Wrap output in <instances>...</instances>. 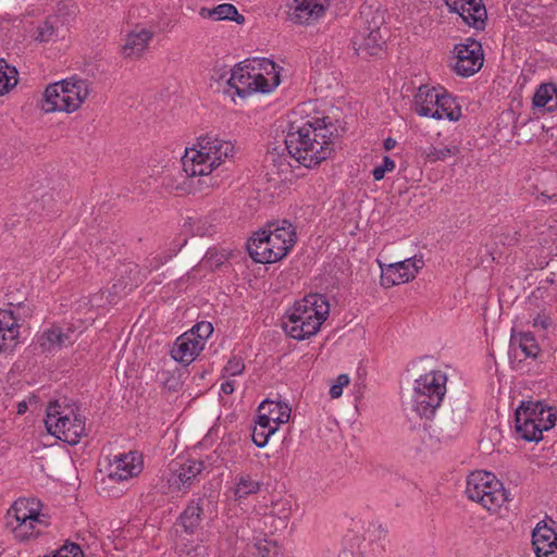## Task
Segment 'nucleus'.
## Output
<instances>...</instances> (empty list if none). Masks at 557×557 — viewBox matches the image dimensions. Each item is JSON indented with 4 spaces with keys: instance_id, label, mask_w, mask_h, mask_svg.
<instances>
[{
    "instance_id": "nucleus-19",
    "label": "nucleus",
    "mask_w": 557,
    "mask_h": 557,
    "mask_svg": "<svg viewBox=\"0 0 557 557\" xmlns=\"http://www.w3.org/2000/svg\"><path fill=\"white\" fill-rule=\"evenodd\" d=\"M205 469L201 460H186L183 463H175L171 468V475L168 479L170 486L176 491L188 488L197 476Z\"/></svg>"
},
{
    "instance_id": "nucleus-9",
    "label": "nucleus",
    "mask_w": 557,
    "mask_h": 557,
    "mask_svg": "<svg viewBox=\"0 0 557 557\" xmlns=\"http://www.w3.org/2000/svg\"><path fill=\"white\" fill-rule=\"evenodd\" d=\"M446 374L431 371L416 381L410 408L421 418H431L440 407L446 393Z\"/></svg>"
},
{
    "instance_id": "nucleus-39",
    "label": "nucleus",
    "mask_w": 557,
    "mask_h": 557,
    "mask_svg": "<svg viewBox=\"0 0 557 557\" xmlns=\"http://www.w3.org/2000/svg\"><path fill=\"white\" fill-rule=\"evenodd\" d=\"M350 377L348 374H339L333 384L330 386V396L332 399H337L342 396L344 387L348 386Z\"/></svg>"
},
{
    "instance_id": "nucleus-36",
    "label": "nucleus",
    "mask_w": 557,
    "mask_h": 557,
    "mask_svg": "<svg viewBox=\"0 0 557 557\" xmlns=\"http://www.w3.org/2000/svg\"><path fill=\"white\" fill-rule=\"evenodd\" d=\"M459 153V147L458 146H448V147H430L428 150L424 151L425 159L429 162H437V161H444L449 157L456 156Z\"/></svg>"
},
{
    "instance_id": "nucleus-21",
    "label": "nucleus",
    "mask_w": 557,
    "mask_h": 557,
    "mask_svg": "<svg viewBox=\"0 0 557 557\" xmlns=\"http://www.w3.org/2000/svg\"><path fill=\"white\" fill-rule=\"evenodd\" d=\"M381 30L379 27L359 32L352 39V46L356 53L362 58L379 55L384 46Z\"/></svg>"
},
{
    "instance_id": "nucleus-33",
    "label": "nucleus",
    "mask_w": 557,
    "mask_h": 557,
    "mask_svg": "<svg viewBox=\"0 0 557 557\" xmlns=\"http://www.w3.org/2000/svg\"><path fill=\"white\" fill-rule=\"evenodd\" d=\"M203 499L191 502L181 515V523L187 533H194L200 523Z\"/></svg>"
},
{
    "instance_id": "nucleus-17",
    "label": "nucleus",
    "mask_w": 557,
    "mask_h": 557,
    "mask_svg": "<svg viewBox=\"0 0 557 557\" xmlns=\"http://www.w3.org/2000/svg\"><path fill=\"white\" fill-rule=\"evenodd\" d=\"M539 405H520L516 410V430L528 442L542 440V430L537 420Z\"/></svg>"
},
{
    "instance_id": "nucleus-20",
    "label": "nucleus",
    "mask_w": 557,
    "mask_h": 557,
    "mask_svg": "<svg viewBox=\"0 0 557 557\" xmlns=\"http://www.w3.org/2000/svg\"><path fill=\"white\" fill-rule=\"evenodd\" d=\"M154 36L152 29L136 26L125 37V42L121 48L124 59H140L147 51L150 41Z\"/></svg>"
},
{
    "instance_id": "nucleus-46",
    "label": "nucleus",
    "mask_w": 557,
    "mask_h": 557,
    "mask_svg": "<svg viewBox=\"0 0 557 557\" xmlns=\"http://www.w3.org/2000/svg\"><path fill=\"white\" fill-rule=\"evenodd\" d=\"M221 392L226 395L232 394L234 392V381L226 379V381L221 384Z\"/></svg>"
},
{
    "instance_id": "nucleus-11",
    "label": "nucleus",
    "mask_w": 557,
    "mask_h": 557,
    "mask_svg": "<svg viewBox=\"0 0 557 557\" xmlns=\"http://www.w3.org/2000/svg\"><path fill=\"white\" fill-rule=\"evenodd\" d=\"M467 496L480 503L488 511H496L507 500L503 484L487 471H474L467 479Z\"/></svg>"
},
{
    "instance_id": "nucleus-8",
    "label": "nucleus",
    "mask_w": 557,
    "mask_h": 557,
    "mask_svg": "<svg viewBox=\"0 0 557 557\" xmlns=\"http://www.w3.org/2000/svg\"><path fill=\"white\" fill-rule=\"evenodd\" d=\"M413 110L420 116L435 120L458 121L461 116L455 99L443 87L428 85L420 86L414 95Z\"/></svg>"
},
{
    "instance_id": "nucleus-51",
    "label": "nucleus",
    "mask_w": 557,
    "mask_h": 557,
    "mask_svg": "<svg viewBox=\"0 0 557 557\" xmlns=\"http://www.w3.org/2000/svg\"><path fill=\"white\" fill-rule=\"evenodd\" d=\"M536 405H539V407H537V412H539L540 408L543 407V406L541 404H539V403ZM537 418H543V420H546V416H541L539 413H537Z\"/></svg>"
},
{
    "instance_id": "nucleus-50",
    "label": "nucleus",
    "mask_w": 557,
    "mask_h": 557,
    "mask_svg": "<svg viewBox=\"0 0 557 557\" xmlns=\"http://www.w3.org/2000/svg\"><path fill=\"white\" fill-rule=\"evenodd\" d=\"M549 199V196H547L546 194H541V196L537 197V200L543 202V203H546V201Z\"/></svg>"
},
{
    "instance_id": "nucleus-25",
    "label": "nucleus",
    "mask_w": 557,
    "mask_h": 557,
    "mask_svg": "<svg viewBox=\"0 0 557 557\" xmlns=\"http://www.w3.org/2000/svg\"><path fill=\"white\" fill-rule=\"evenodd\" d=\"M338 557H374L373 544L359 535L347 534Z\"/></svg>"
},
{
    "instance_id": "nucleus-12",
    "label": "nucleus",
    "mask_w": 557,
    "mask_h": 557,
    "mask_svg": "<svg viewBox=\"0 0 557 557\" xmlns=\"http://www.w3.org/2000/svg\"><path fill=\"white\" fill-rule=\"evenodd\" d=\"M451 54V70L461 77L474 75L484 63L482 45L473 38H467L463 42L455 45Z\"/></svg>"
},
{
    "instance_id": "nucleus-44",
    "label": "nucleus",
    "mask_w": 557,
    "mask_h": 557,
    "mask_svg": "<svg viewBox=\"0 0 557 557\" xmlns=\"http://www.w3.org/2000/svg\"><path fill=\"white\" fill-rule=\"evenodd\" d=\"M267 161L277 166L278 172L285 173L289 171L290 164L286 162V158L278 156L275 152H269Z\"/></svg>"
},
{
    "instance_id": "nucleus-29",
    "label": "nucleus",
    "mask_w": 557,
    "mask_h": 557,
    "mask_svg": "<svg viewBox=\"0 0 557 557\" xmlns=\"http://www.w3.org/2000/svg\"><path fill=\"white\" fill-rule=\"evenodd\" d=\"M199 14L205 18H212L213 21L230 20L235 21L238 24H242L245 21V17L240 15L235 5L231 3L219 4L213 9L201 8Z\"/></svg>"
},
{
    "instance_id": "nucleus-38",
    "label": "nucleus",
    "mask_w": 557,
    "mask_h": 557,
    "mask_svg": "<svg viewBox=\"0 0 557 557\" xmlns=\"http://www.w3.org/2000/svg\"><path fill=\"white\" fill-rule=\"evenodd\" d=\"M212 332H213L212 324L207 321H201V322L197 323L187 333H194V336H196V341L202 342V348H203L206 339L212 334Z\"/></svg>"
},
{
    "instance_id": "nucleus-43",
    "label": "nucleus",
    "mask_w": 557,
    "mask_h": 557,
    "mask_svg": "<svg viewBox=\"0 0 557 557\" xmlns=\"http://www.w3.org/2000/svg\"><path fill=\"white\" fill-rule=\"evenodd\" d=\"M539 414L546 416V420H543V418H537L539 425H540L542 432L547 431L555 425L557 417L554 412H552L550 409H545L544 407H541Z\"/></svg>"
},
{
    "instance_id": "nucleus-37",
    "label": "nucleus",
    "mask_w": 557,
    "mask_h": 557,
    "mask_svg": "<svg viewBox=\"0 0 557 557\" xmlns=\"http://www.w3.org/2000/svg\"><path fill=\"white\" fill-rule=\"evenodd\" d=\"M245 370V363L242 358L232 357L227 364L223 369L222 377L231 379L233 376L239 375Z\"/></svg>"
},
{
    "instance_id": "nucleus-24",
    "label": "nucleus",
    "mask_w": 557,
    "mask_h": 557,
    "mask_svg": "<svg viewBox=\"0 0 557 557\" xmlns=\"http://www.w3.org/2000/svg\"><path fill=\"white\" fill-rule=\"evenodd\" d=\"M18 324L11 310L0 309V352L11 351L18 338Z\"/></svg>"
},
{
    "instance_id": "nucleus-10",
    "label": "nucleus",
    "mask_w": 557,
    "mask_h": 557,
    "mask_svg": "<svg viewBox=\"0 0 557 557\" xmlns=\"http://www.w3.org/2000/svg\"><path fill=\"white\" fill-rule=\"evenodd\" d=\"M44 516L39 512V502L18 498L7 512V527L18 541H27L40 533V525L46 527Z\"/></svg>"
},
{
    "instance_id": "nucleus-2",
    "label": "nucleus",
    "mask_w": 557,
    "mask_h": 557,
    "mask_svg": "<svg viewBox=\"0 0 557 557\" xmlns=\"http://www.w3.org/2000/svg\"><path fill=\"white\" fill-rule=\"evenodd\" d=\"M335 128L324 121L290 122L285 136L288 156L306 168H312L334 151Z\"/></svg>"
},
{
    "instance_id": "nucleus-32",
    "label": "nucleus",
    "mask_w": 557,
    "mask_h": 557,
    "mask_svg": "<svg viewBox=\"0 0 557 557\" xmlns=\"http://www.w3.org/2000/svg\"><path fill=\"white\" fill-rule=\"evenodd\" d=\"M261 483L250 474L242 473L235 479L234 496L237 500L246 499L248 496L260 491Z\"/></svg>"
},
{
    "instance_id": "nucleus-4",
    "label": "nucleus",
    "mask_w": 557,
    "mask_h": 557,
    "mask_svg": "<svg viewBox=\"0 0 557 557\" xmlns=\"http://www.w3.org/2000/svg\"><path fill=\"white\" fill-rule=\"evenodd\" d=\"M295 227L287 221L271 223L257 231L247 243V249L253 261L274 263L284 258L296 244Z\"/></svg>"
},
{
    "instance_id": "nucleus-40",
    "label": "nucleus",
    "mask_w": 557,
    "mask_h": 557,
    "mask_svg": "<svg viewBox=\"0 0 557 557\" xmlns=\"http://www.w3.org/2000/svg\"><path fill=\"white\" fill-rule=\"evenodd\" d=\"M256 550L258 557H277L278 547L275 543L272 542H260L256 545ZM281 557H285L284 554H281Z\"/></svg>"
},
{
    "instance_id": "nucleus-49",
    "label": "nucleus",
    "mask_w": 557,
    "mask_h": 557,
    "mask_svg": "<svg viewBox=\"0 0 557 557\" xmlns=\"http://www.w3.org/2000/svg\"><path fill=\"white\" fill-rule=\"evenodd\" d=\"M26 410H27V405H26V403H25V401H22V403H20V404L17 405V413H18V414H23V413H25V412H26Z\"/></svg>"
},
{
    "instance_id": "nucleus-28",
    "label": "nucleus",
    "mask_w": 557,
    "mask_h": 557,
    "mask_svg": "<svg viewBox=\"0 0 557 557\" xmlns=\"http://www.w3.org/2000/svg\"><path fill=\"white\" fill-rule=\"evenodd\" d=\"M533 104L543 112H553L557 109V86L547 83L542 84L533 96Z\"/></svg>"
},
{
    "instance_id": "nucleus-30",
    "label": "nucleus",
    "mask_w": 557,
    "mask_h": 557,
    "mask_svg": "<svg viewBox=\"0 0 557 557\" xmlns=\"http://www.w3.org/2000/svg\"><path fill=\"white\" fill-rule=\"evenodd\" d=\"M510 347L515 349L519 347L525 358L536 359L541 352V348L530 332H520L511 335Z\"/></svg>"
},
{
    "instance_id": "nucleus-47",
    "label": "nucleus",
    "mask_w": 557,
    "mask_h": 557,
    "mask_svg": "<svg viewBox=\"0 0 557 557\" xmlns=\"http://www.w3.org/2000/svg\"><path fill=\"white\" fill-rule=\"evenodd\" d=\"M212 228V225H208L207 227L206 226H198L195 231V233L199 236H205V235H208L210 234V230Z\"/></svg>"
},
{
    "instance_id": "nucleus-18",
    "label": "nucleus",
    "mask_w": 557,
    "mask_h": 557,
    "mask_svg": "<svg viewBox=\"0 0 557 557\" xmlns=\"http://www.w3.org/2000/svg\"><path fill=\"white\" fill-rule=\"evenodd\" d=\"M141 470L140 456L135 451H129L114 457L109 466L108 479L114 482L126 481L138 475Z\"/></svg>"
},
{
    "instance_id": "nucleus-52",
    "label": "nucleus",
    "mask_w": 557,
    "mask_h": 557,
    "mask_svg": "<svg viewBox=\"0 0 557 557\" xmlns=\"http://www.w3.org/2000/svg\"><path fill=\"white\" fill-rule=\"evenodd\" d=\"M168 259H160L158 260V263L156 264V268L159 267L160 264H163Z\"/></svg>"
},
{
    "instance_id": "nucleus-23",
    "label": "nucleus",
    "mask_w": 557,
    "mask_h": 557,
    "mask_svg": "<svg viewBox=\"0 0 557 557\" xmlns=\"http://www.w3.org/2000/svg\"><path fill=\"white\" fill-rule=\"evenodd\" d=\"M532 545L536 557H557V535L546 525L534 529Z\"/></svg>"
},
{
    "instance_id": "nucleus-35",
    "label": "nucleus",
    "mask_w": 557,
    "mask_h": 557,
    "mask_svg": "<svg viewBox=\"0 0 557 557\" xmlns=\"http://www.w3.org/2000/svg\"><path fill=\"white\" fill-rule=\"evenodd\" d=\"M276 430V425H272L264 420H260L258 417V421L252 431L253 443L258 447H264L268 444L270 436L273 435Z\"/></svg>"
},
{
    "instance_id": "nucleus-7",
    "label": "nucleus",
    "mask_w": 557,
    "mask_h": 557,
    "mask_svg": "<svg viewBox=\"0 0 557 557\" xmlns=\"http://www.w3.org/2000/svg\"><path fill=\"white\" fill-rule=\"evenodd\" d=\"M45 424L50 434L70 445L77 444L85 435V419L78 408L66 404L65 399L49 403Z\"/></svg>"
},
{
    "instance_id": "nucleus-5",
    "label": "nucleus",
    "mask_w": 557,
    "mask_h": 557,
    "mask_svg": "<svg viewBox=\"0 0 557 557\" xmlns=\"http://www.w3.org/2000/svg\"><path fill=\"white\" fill-rule=\"evenodd\" d=\"M330 313V305L320 294H311L296 301L283 320V329L290 337L302 341L315 335Z\"/></svg>"
},
{
    "instance_id": "nucleus-13",
    "label": "nucleus",
    "mask_w": 557,
    "mask_h": 557,
    "mask_svg": "<svg viewBox=\"0 0 557 557\" xmlns=\"http://www.w3.org/2000/svg\"><path fill=\"white\" fill-rule=\"evenodd\" d=\"M255 511L262 518L265 527L276 531L286 527L292 507L288 499L271 496L269 498L263 497L255 506Z\"/></svg>"
},
{
    "instance_id": "nucleus-41",
    "label": "nucleus",
    "mask_w": 557,
    "mask_h": 557,
    "mask_svg": "<svg viewBox=\"0 0 557 557\" xmlns=\"http://www.w3.org/2000/svg\"><path fill=\"white\" fill-rule=\"evenodd\" d=\"M53 557H84V554L79 545L75 543H70L59 548L53 554Z\"/></svg>"
},
{
    "instance_id": "nucleus-6",
    "label": "nucleus",
    "mask_w": 557,
    "mask_h": 557,
    "mask_svg": "<svg viewBox=\"0 0 557 557\" xmlns=\"http://www.w3.org/2000/svg\"><path fill=\"white\" fill-rule=\"evenodd\" d=\"M90 91V83L78 77L49 84L44 92L41 109L46 113H73L82 107Z\"/></svg>"
},
{
    "instance_id": "nucleus-22",
    "label": "nucleus",
    "mask_w": 557,
    "mask_h": 557,
    "mask_svg": "<svg viewBox=\"0 0 557 557\" xmlns=\"http://www.w3.org/2000/svg\"><path fill=\"white\" fill-rule=\"evenodd\" d=\"M202 349V342L196 341L194 333L185 332L175 341L171 355L174 360L189 364Z\"/></svg>"
},
{
    "instance_id": "nucleus-48",
    "label": "nucleus",
    "mask_w": 557,
    "mask_h": 557,
    "mask_svg": "<svg viewBox=\"0 0 557 557\" xmlns=\"http://www.w3.org/2000/svg\"><path fill=\"white\" fill-rule=\"evenodd\" d=\"M396 146V140L393 138H386L384 140V149L392 150Z\"/></svg>"
},
{
    "instance_id": "nucleus-53",
    "label": "nucleus",
    "mask_w": 557,
    "mask_h": 557,
    "mask_svg": "<svg viewBox=\"0 0 557 557\" xmlns=\"http://www.w3.org/2000/svg\"><path fill=\"white\" fill-rule=\"evenodd\" d=\"M520 363H521V360H518V364L513 366V368L517 369Z\"/></svg>"
},
{
    "instance_id": "nucleus-16",
    "label": "nucleus",
    "mask_w": 557,
    "mask_h": 557,
    "mask_svg": "<svg viewBox=\"0 0 557 557\" xmlns=\"http://www.w3.org/2000/svg\"><path fill=\"white\" fill-rule=\"evenodd\" d=\"M445 3L467 25L478 30L485 28L487 14L482 0H445Z\"/></svg>"
},
{
    "instance_id": "nucleus-14",
    "label": "nucleus",
    "mask_w": 557,
    "mask_h": 557,
    "mask_svg": "<svg viewBox=\"0 0 557 557\" xmlns=\"http://www.w3.org/2000/svg\"><path fill=\"white\" fill-rule=\"evenodd\" d=\"M424 261L422 257L414 256L413 258L404 261L395 262L381 267L382 285L389 287L393 285L404 284L413 280L418 272L423 268Z\"/></svg>"
},
{
    "instance_id": "nucleus-1",
    "label": "nucleus",
    "mask_w": 557,
    "mask_h": 557,
    "mask_svg": "<svg viewBox=\"0 0 557 557\" xmlns=\"http://www.w3.org/2000/svg\"><path fill=\"white\" fill-rule=\"evenodd\" d=\"M235 153L232 140L216 135H205L193 147L186 148L182 157L183 171L187 177H199V190L207 191L219 186V178L212 175L213 171L233 161Z\"/></svg>"
},
{
    "instance_id": "nucleus-15",
    "label": "nucleus",
    "mask_w": 557,
    "mask_h": 557,
    "mask_svg": "<svg viewBox=\"0 0 557 557\" xmlns=\"http://www.w3.org/2000/svg\"><path fill=\"white\" fill-rule=\"evenodd\" d=\"M327 0H292L287 4L288 20L297 25H312L324 16Z\"/></svg>"
},
{
    "instance_id": "nucleus-34",
    "label": "nucleus",
    "mask_w": 557,
    "mask_h": 557,
    "mask_svg": "<svg viewBox=\"0 0 557 557\" xmlns=\"http://www.w3.org/2000/svg\"><path fill=\"white\" fill-rule=\"evenodd\" d=\"M17 84V71L4 60H0V96Z\"/></svg>"
},
{
    "instance_id": "nucleus-54",
    "label": "nucleus",
    "mask_w": 557,
    "mask_h": 557,
    "mask_svg": "<svg viewBox=\"0 0 557 557\" xmlns=\"http://www.w3.org/2000/svg\"><path fill=\"white\" fill-rule=\"evenodd\" d=\"M44 557H53V555H51V556H50V555H46V556H44Z\"/></svg>"
},
{
    "instance_id": "nucleus-3",
    "label": "nucleus",
    "mask_w": 557,
    "mask_h": 557,
    "mask_svg": "<svg viewBox=\"0 0 557 557\" xmlns=\"http://www.w3.org/2000/svg\"><path fill=\"white\" fill-rule=\"evenodd\" d=\"M280 84L276 64L269 59H253L238 64L227 79V92L245 98L253 92H269Z\"/></svg>"
},
{
    "instance_id": "nucleus-31",
    "label": "nucleus",
    "mask_w": 557,
    "mask_h": 557,
    "mask_svg": "<svg viewBox=\"0 0 557 557\" xmlns=\"http://www.w3.org/2000/svg\"><path fill=\"white\" fill-rule=\"evenodd\" d=\"M62 21L59 16H48L41 22L34 32V39L38 42H49L55 40L60 35Z\"/></svg>"
},
{
    "instance_id": "nucleus-45",
    "label": "nucleus",
    "mask_w": 557,
    "mask_h": 557,
    "mask_svg": "<svg viewBox=\"0 0 557 557\" xmlns=\"http://www.w3.org/2000/svg\"><path fill=\"white\" fill-rule=\"evenodd\" d=\"M552 321L546 315H537L533 321V326H541L542 329H547L550 325Z\"/></svg>"
},
{
    "instance_id": "nucleus-26",
    "label": "nucleus",
    "mask_w": 557,
    "mask_h": 557,
    "mask_svg": "<svg viewBox=\"0 0 557 557\" xmlns=\"http://www.w3.org/2000/svg\"><path fill=\"white\" fill-rule=\"evenodd\" d=\"M290 408L281 401L265 400L259 406V418L272 425H278L288 422Z\"/></svg>"
},
{
    "instance_id": "nucleus-42",
    "label": "nucleus",
    "mask_w": 557,
    "mask_h": 557,
    "mask_svg": "<svg viewBox=\"0 0 557 557\" xmlns=\"http://www.w3.org/2000/svg\"><path fill=\"white\" fill-rule=\"evenodd\" d=\"M395 162L387 156L384 157L383 163L379 166H375L372 171L373 178L375 181H381L384 178L385 173L392 172L395 169Z\"/></svg>"
},
{
    "instance_id": "nucleus-27",
    "label": "nucleus",
    "mask_w": 557,
    "mask_h": 557,
    "mask_svg": "<svg viewBox=\"0 0 557 557\" xmlns=\"http://www.w3.org/2000/svg\"><path fill=\"white\" fill-rule=\"evenodd\" d=\"M72 331L63 332L60 327H51L38 337V344L44 351H54L72 343Z\"/></svg>"
}]
</instances>
